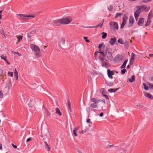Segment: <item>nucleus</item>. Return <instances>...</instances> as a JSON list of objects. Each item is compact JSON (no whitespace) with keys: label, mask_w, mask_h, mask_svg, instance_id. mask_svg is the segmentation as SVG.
I'll list each match as a JSON object with an SVG mask.
<instances>
[{"label":"nucleus","mask_w":153,"mask_h":153,"mask_svg":"<svg viewBox=\"0 0 153 153\" xmlns=\"http://www.w3.org/2000/svg\"><path fill=\"white\" fill-rule=\"evenodd\" d=\"M72 19L69 17H67L61 19L53 21L51 24L54 26H59L60 24H68L70 23Z\"/></svg>","instance_id":"obj_1"},{"label":"nucleus","mask_w":153,"mask_h":153,"mask_svg":"<svg viewBox=\"0 0 153 153\" xmlns=\"http://www.w3.org/2000/svg\"><path fill=\"white\" fill-rule=\"evenodd\" d=\"M30 48L36 53V56H39V53L40 52V49L39 48L33 44H31L30 45Z\"/></svg>","instance_id":"obj_2"},{"label":"nucleus","mask_w":153,"mask_h":153,"mask_svg":"<svg viewBox=\"0 0 153 153\" xmlns=\"http://www.w3.org/2000/svg\"><path fill=\"white\" fill-rule=\"evenodd\" d=\"M17 15L20 16L23 19V20H25L29 19L30 18H34L35 17L34 15H25L21 14H17Z\"/></svg>","instance_id":"obj_3"},{"label":"nucleus","mask_w":153,"mask_h":153,"mask_svg":"<svg viewBox=\"0 0 153 153\" xmlns=\"http://www.w3.org/2000/svg\"><path fill=\"white\" fill-rule=\"evenodd\" d=\"M109 25L111 29L117 30L118 29V25L117 22L111 21L110 22Z\"/></svg>","instance_id":"obj_4"},{"label":"nucleus","mask_w":153,"mask_h":153,"mask_svg":"<svg viewBox=\"0 0 153 153\" xmlns=\"http://www.w3.org/2000/svg\"><path fill=\"white\" fill-rule=\"evenodd\" d=\"M108 48H107L105 50V55H106L107 57L108 60H112L113 59V56L111 52L109 51H108Z\"/></svg>","instance_id":"obj_5"},{"label":"nucleus","mask_w":153,"mask_h":153,"mask_svg":"<svg viewBox=\"0 0 153 153\" xmlns=\"http://www.w3.org/2000/svg\"><path fill=\"white\" fill-rule=\"evenodd\" d=\"M101 62L102 66L103 67L108 68L110 66V64L108 62V61L105 59Z\"/></svg>","instance_id":"obj_6"},{"label":"nucleus","mask_w":153,"mask_h":153,"mask_svg":"<svg viewBox=\"0 0 153 153\" xmlns=\"http://www.w3.org/2000/svg\"><path fill=\"white\" fill-rule=\"evenodd\" d=\"M134 17L132 16H130L129 17V22L128 24V27H131L134 25Z\"/></svg>","instance_id":"obj_7"},{"label":"nucleus","mask_w":153,"mask_h":153,"mask_svg":"<svg viewBox=\"0 0 153 153\" xmlns=\"http://www.w3.org/2000/svg\"><path fill=\"white\" fill-rule=\"evenodd\" d=\"M107 74L108 77L110 79H112L113 78L112 75L114 74V73L113 71H111L110 69L107 70Z\"/></svg>","instance_id":"obj_8"},{"label":"nucleus","mask_w":153,"mask_h":153,"mask_svg":"<svg viewBox=\"0 0 153 153\" xmlns=\"http://www.w3.org/2000/svg\"><path fill=\"white\" fill-rule=\"evenodd\" d=\"M144 19L143 18H139V21L137 23V25L139 26H142L144 24Z\"/></svg>","instance_id":"obj_9"},{"label":"nucleus","mask_w":153,"mask_h":153,"mask_svg":"<svg viewBox=\"0 0 153 153\" xmlns=\"http://www.w3.org/2000/svg\"><path fill=\"white\" fill-rule=\"evenodd\" d=\"M123 56L122 55L118 54L116 55L114 57V60L116 61H119L122 60Z\"/></svg>","instance_id":"obj_10"},{"label":"nucleus","mask_w":153,"mask_h":153,"mask_svg":"<svg viewBox=\"0 0 153 153\" xmlns=\"http://www.w3.org/2000/svg\"><path fill=\"white\" fill-rule=\"evenodd\" d=\"M136 8H138L139 10L141 11V12L144 10H145L146 8V5H142L140 6H137L136 7Z\"/></svg>","instance_id":"obj_11"},{"label":"nucleus","mask_w":153,"mask_h":153,"mask_svg":"<svg viewBox=\"0 0 153 153\" xmlns=\"http://www.w3.org/2000/svg\"><path fill=\"white\" fill-rule=\"evenodd\" d=\"M103 24V22L102 23H100L99 24L95 26H89V27H84V26H82V27H83L84 28H93L94 27H102Z\"/></svg>","instance_id":"obj_12"},{"label":"nucleus","mask_w":153,"mask_h":153,"mask_svg":"<svg viewBox=\"0 0 153 153\" xmlns=\"http://www.w3.org/2000/svg\"><path fill=\"white\" fill-rule=\"evenodd\" d=\"M44 142L45 144V147L46 150L49 152L50 149V147L49 146L47 142L46 141H44Z\"/></svg>","instance_id":"obj_13"},{"label":"nucleus","mask_w":153,"mask_h":153,"mask_svg":"<svg viewBox=\"0 0 153 153\" xmlns=\"http://www.w3.org/2000/svg\"><path fill=\"white\" fill-rule=\"evenodd\" d=\"M79 126H78L76 127L75 128L73 131V134L75 136H77V134L76 133L77 131L79 129Z\"/></svg>","instance_id":"obj_14"},{"label":"nucleus","mask_w":153,"mask_h":153,"mask_svg":"<svg viewBox=\"0 0 153 153\" xmlns=\"http://www.w3.org/2000/svg\"><path fill=\"white\" fill-rule=\"evenodd\" d=\"M144 95L146 97L148 98L149 99L153 100V96L151 94L147 93L146 92L144 93Z\"/></svg>","instance_id":"obj_15"},{"label":"nucleus","mask_w":153,"mask_h":153,"mask_svg":"<svg viewBox=\"0 0 153 153\" xmlns=\"http://www.w3.org/2000/svg\"><path fill=\"white\" fill-rule=\"evenodd\" d=\"M116 41V38L114 37V38H111L110 41L109 42V43L112 45H113L114 43Z\"/></svg>","instance_id":"obj_16"},{"label":"nucleus","mask_w":153,"mask_h":153,"mask_svg":"<svg viewBox=\"0 0 153 153\" xmlns=\"http://www.w3.org/2000/svg\"><path fill=\"white\" fill-rule=\"evenodd\" d=\"M35 103V101L33 100L32 98L30 100V102L28 103V106L29 107H32Z\"/></svg>","instance_id":"obj_17"},{"label":"nucleus","mask_w":153,"mask_h":153,"mask_svg":"<svg viewBox=\"0 0 153 153\" xmlns=\"http://www.w3.org/2000/svg\"><path fill=\"white\" fill-rule=\"evenodd\" d=\"M91 101L94 103L97 104L99 102L101 101V100H98L97 99L95 98H93L91 99Z\"/></svg>","instance_id":"obj_18"},{"label":"nucleus","mask_w":153,"mask_h":153,"mask_svg":"<svg viewBox=\"0 0 153 153\" xmlns=\"http://www.w3.org/2000/svg\"><path fill=\"white\" fill-rule=\"evenodd\" d=\"M126 20L124 18L123 19V21L121 25L120 28L123 29L124 27V26L126 23Z\"/></svg>","instance_id":"obj_19"},{"label":"nucleus","mask_w":153,"mask_h":153,"mask_svg":"<svg viewBox=\"0 0 153 153\" xmlns=\"http://www.w3.org/2000/svg\"><path fill=\"white\" fill-rule=\"evenodd\" d=\"M135 78V76L134 75L131 76V79L128 78V81H129L130 82H132L134 81Z\"/></svg>","instance_id":"obj_20"},{"label":"nucleus","mask_w":153,"mask_h":153,"mask_svg":"<svg viewBox=\"0 0 153 153\" xmlns=\"http://www.w3.org/2000/svg\"><path fill=\"white\" fill-rule=\"evenodd\" d=\"M128 59H126V60L124 62V63L123 64V65H121V66L120 67V68L121 69H122L123 68H124L126 67V64L128 62Z\"/></svg>","instance_id":"obj_21"},{"label":"nucleus","mask_w":153,"mask_h":153,"mask_svg":"<svg viewBox=\"0 0 153 153\" xmlns=\"http://www.w3.org/2000/svg\"><path fill=\"white\" fill-rule=\"evenodd\" d=\"M120 88H116L115 89L111 88L108 90V91L111 93L115 92H116Z\"/></svg>","instance_id":"obj_22"},{"label":"nucleus","mask_w":153,"mask_h":153,"mask_svg":"<svg viewBox=\"0 0 153 153\" xmlns=\"http://www.w3.org/2000/svg\"><path fill=\"white\" fill-rule=\"evenodd\" d=\"M55 110L56 113V114H58L60 116L62 115V113L60 112L59 109L58 108H56L55 109Z\"/></svg>","instance_id":"obj_23"},{"label":"nucleus","mask_w":153,"mask_h":153,"mask_svg":"<svg viewBox=\"0 0 153 153\" xmlns=\"http://www.w3.org/2000/svg\"><path fill=\"white\" fill-rule=\"evenodd\" d=\"M151 19L148 18L147 19V21L145 25V26L146 27H147L150 24L151 22V21L150 20Z\"/></svg>","instance_id":"obj_24"},{"label":"nucleus","mask_w":153,"mask_h":153,"mask_svg":"<svg viewBox=\"0 0 153 153\" xmlns=\"http://www.w3.org/2000/svg\"><path fill=\"white\" fill-rule=\"evenodd\" d=\"M67 102L68 109L71 112H72V111H71V102L68 98H67Z\"/></svg>","instance_id":"obj_25"},{"label":"nucleus","mask_w":153,"mask_h":153,"mask_svg":"<svg viewBox=\"0 0 153 153\" xmlns=\"http://www.w3.org/2000/svg\"><path fill=\"white\" fill-rule=\"evenodd\" d=\"M90 106L91 108H97L98 107L97 105V104H96L94 103L91 104L90 105Z\"/></svg>","instance_id":"obj_26"},{"label":"nucleus","mask_w":153,"mask_h":153,"mask_svg":"<svg viewBox=\"0 0 153 153\" xmlns=\"http://www.w3.org/2000/svg\"><path fill=\"white\" fill-rule=\"evenodd\" d=\"M152 17H153V13H152V11L151 10L148 14V17L152 19Z\"/></svg>","instance_id":"obj_27"},{"label":"nucleus","mask_w":153,"mask_h":153,"mask_svg":"<svg viewBox=\"0 0 153 153\" xmlns=\"http://www.w3.org/2000/svg\"><path fill=\"white\" fill-rule=\"evenodd\" d=\"M101 34H102V39H105L107 37V33H106L103 32Z\"/></svg>","instance_id":"obj_28"},{"label":"nucleus","mask_w":153,"mask_h":153,"mask_svg":"<svg viewBox=\"0 0 153 153\" xmlns=\"http://www.w3.org/2000/svg\"><path fill=\"white\" fill-rule=\"evenodd\" d=\"M14 76H16V79L17 80L18 79V72L16 70V69L15 68V72L14 73Z\"/></svg>","instance_id":"obj_29"},{"label":"nucleus","mask_w":153,"mask_h":153,"mask_svg":"<svg viewBox=\"0 0 153 153\" xmlns=\"http://www.w3.org/2000/svg\"><path fill=\"white\" fill-rule=\"evenodd\" d=\"M123 15V13H117L116 14L115 18L117 19L118 16H121Z\"/></svg>","instance_id":"obj_30"},{"label":"nucleus","mask_w":153,"mask_h":153,"mask_svg":"<svg viewBox=\"0 0 153 153\" xmlns=\"http://www.w3.org/2000/svg\"><path fill=\"white\" fill-rule=\"evenodd\" d=\"M46 137H48L49 140L51 137L50 134L48 131H47L46 132Z\"/></svg>","instance_id":"obj_31"},{"label":"nucleus","mask_w":153,"mask_h":153,"mask_svg":"<svg viewBox=\"0 0 153 153\" xmlns=\"http://www.w3.org/2000/svg\"><path fill=\"white\" fill-rule=\"evenodd\" d=\"M105 56H100L99 57V59L100 61H103V60H104V59H105Z\"/></svg>","instance_id":"obj_32"},{"label":"nucleus","mask_w":153,"mask_h":153,"mask_svg":"<svg viewBox=\"0 0 153 153\" xmlns=\"http://www.w3.org/2000/svg\"><path fill=\"white\" fill-rule=\"evenodd\" d=\"M124 18V19L126 21L128 19V13H125L123 15V19Z\"/></svg>","instance_id":"obj_33"},{"label":"nucleus","mask_w":153,"mask_h":153,"mask_svg":"<svg viewBox=\"0 0 153 153\" xmlns=\"http://www.w3.org/2000/svg\"><path fill=\"white\" fill-rule=\"evenodd\" d=\"M118 42L121 44H124V41L121 38H120L118 40Z\"/></svg>","instance_id":"obj_34"},{"label":"nucleus","mask_w":153,"mask_h":153,"mask_svg":"<svg viewBox=\"0 0 153 153\" xmlns=\"http://www.w3.org/2000/svg\"><path fill=\"white\" fill-rule=\"evenodd\" d=\"M147 83L148 84L150 88L153 90V84L149 82H147Z\"/></svg>","instance_id":"obj_35"},{"label":"nucleus","mask_w":153,"mask_h":153,"mask_svg":"<svg viewBox=\"0 0 153 153\" xmlns=\"http://www.w3.org/2000/svg\"><path fill=\"white\" fill-rule=\"evenodd\" d=\"M106 84L108 86H111L113 85L114 82H107Z\"/></svg>","instance_id":"obj_36"},{"label":"nucleus","mask_w":153,"mask_h":153,"mask_svg":"<svg viewBox=\"0 0 153 153\" xmlns=\"http://www.w3.org/2000/svg\"><path fill=\"white\" fill-rule=\"evenodd\" d=\"M22 37L23 36H19L18 37H17V39H18V43H19L20 41L22 40Z\"/></svg>","instance_id":"obj_37"},{"label":"nucleus","mask_w":153,"mask_h":153,"mask_svg":"<svg viewBox=\"0 0 153 153\" xmlns=\"http://www.w3.org/2000/svg\"><path fill=\"white\" fill-rule=\"evenodd\" d=\"M137 8V10H136L135 11L134 13H136L137 14H140V13L141 12V11L140 10H139L138 8Z\"/></svg>","instance_id":"obj_38"},{"label":"nucleus","mask_w":153,"mask_h":153,"mask_svg":"<svg viewBox=\"0 0 153 153\" xmlns=\"http://www.w3.org/2000/svg\"><path fill=\"white\" fill-rule=\"evenodd\" d=\"M108 10L109 11H112L113 9V7L112 5H109V7H108Z\"/></svg>","instance_id":"obj_39"},{"label":"nucleus","mask_w":153,"mask_h":153,"mask_svg":"<svg viewBox=\"0 0 153 153\" xmlns=\"http://www.w3.org/2000/svg\"><path fill=\"white\" fill-rule=\"evenodd\" d=\"M143 85L144 88L145 90H147L149 89V87L148 86L146 85L145 83H143Z\"/></svg>","instance_id":"obj_40"},{"label":"nucleus","mask_w":153,"mask_h":153,"mask_svg":"<svg viewBox=\"0 0 153 153\" xmlns=\"http://www.w3.org/2000/svg\"><path fill=\"white\" fill-rule=\"evenodd\" d=\"M125 45V46L126 47H128V42L127 41H126L125 43H124Z\"/></svg>","instance_id":"obj_41"},{"label":"nucleus","mask_w":153,"mask_h":153,"mask_svg":"<svg viewBox=\"0 0 153 153\" xmlns=\"http://www.w3.org/2000/svg\"><path fill=\"white\" fill-rule=\"evenodd\" d=\"M106 147L107 148H110V147H111L112 148H116V146H113V145H108L106 146Z\"/></svg>","instance_id":"obj_42"},{"label":"nucleus","mask_w":153,"mask_h":153,"mask_svg":"<svg viewBox=\"0 0 153 153\" xmlns=\"http://www.w3.org/2000/svg\"><path fill=\"white\" fill-rule=\"evenodd\" d=\"M0 32H1V33L5 37V33L4 30L3 29L0 30Z\"/></svg>","instance_id":"obj_43"},{"label":"nucleus","mask_w":153,"mask_h":153,"mask_svg":"<svg viewBox=\"0 0 153 153\" xmlns=\"http://www.w3.org/2000/svg\"><path fill=\"white\" fill-rule=\"evenodd\" d=\"M99 53H100V56H105V54H104L103 51H99Z\"/></svg>","instance_id":"obj_44"},{"label":"nucleus","mask_w":153,"mask_h":153,"mask_svg":"<svg viewBox=\"0 0 153 153\" xmlns=\"http://www.w3.org/2000/svg\"><path fill=\"white\" fill-rule=\"evenodd\" d=\"M126 72V70L125 69V68H124V69L122 70H121V74H124Z\"/></svg>","instance_id":"obj_45"},{"label":"nucleus","mask_w":153,"mask_h":153,"mask_svg":"<svg viewBox=\"0 0 153 153\" xmlns=\"http://www.w3.org/2000/svg\"><path fill=\"white\" fill-rule=\"evenodd\" d=\"M61 41L62 42V43L64 44L65 43V39L64 37H62L61 39Z\"/></svg>","instance_id":"obj_46"},{"label":"nucleus","mask_w":153,"mask_h":153,"mask_svg":"<svg viewBox=\"0 0 153 153\" xmlns=\"http://www.w3.org/2000/svg\"><path fill=\"white\" fill-rule=\"evenodd\" d=\"M88 128H86L84 130H82L81 132L82 134H83L85 133L88 130Z\"/></svg>","instance_id":"obj_47"},{"label":"nucleus","mask_w":153,"mask_h":153,"mask_svg":"<svg viewBox=\"0 0 153 153\" xmlns=\"http://www.w3.org/2000/svg\"><path fill=\"white\" fill-rule=\"evenodd\" d=\"M1 57L2 59L4 60L5 61H7L6 57L3 55H2Z\"/></svg>","instance_id":"obj_48"},{"label":"nucleus","mask_w":153,"mask_h":153,"mask_svg":"<svg viewBox=\"0 0 153 153\" xmlns=\"http://www.w3.org/2000/svg\"><path fill=\"white\" fill-rule=\"evenodd\" d=\"M8 74L11 77H12L13 76V72L9 71L8 72Z\"/></svg>","instance_id":"obj_49"},{"label":"nucleus","mask_w":153,"mask_h":153,"mask_svg":"<svg viewBox=\"0 0 153 153\" xmlns=\"http://www.w3.org/2000/svg\"><path fill=\"white\" fill-rule=\"evenodd\" d=\"M84 39L85 40L86 42H90V41L88 39V37H84Z\"/></svg>","instance_id":"obj_50"},{"label":"nucleus","mask_w":153,"mask_h":153,"mask_svg":"<svg viewBox=\"0 0 153 153\" xmlns=\"http://www.w3.org/2000/svg\"><path fill=\"white\" fill-rule=\"evenodd\" d=\"M150 7H149V6L148 7H146V8L145 9V11L146 12H148L150 10Z\"/></svg>","instance_id":"obj_51"},{"label":"nucleus","mask_w":153,"mask_h":153,"mask_svg":"<svg viewBox=\"0 0 153 153\" xmlns=\"http://www.w3.org/2000/svg\"><path fill=\"white\" fill-rule=\"evenodd\" d=\"M86 110L88 112H89L90 111V109L89 107H86Z\"/></svg>","instance_id":"obj_52"},{"label":"nucleus","mask_w":153,"mask_h":153,"mask_svg":"<svg viewBox=\"0 0 153 153\" xmlns=\"http://www.w3.org/2000/svg\"><path fill=\"white\" fill-rule=\"evenodd\" d=\"M3 71L1 68H0V76H1L3 74Z\"/></svg>","instance_id":"obj_53"},{"label":"nucleus","mask_w":153,"mask_h":153,"mask_svg":"<svg viewBox=\"0 0 153 153\" xmlns=\"http://www.w3.org/2000/svg\"><path fill=\"white\" fill-rule=\"evenodd\" d=\"M99 53V51H97L96 52H95V53H94V57L96 58V57L97 56V54L98 53Z\"/></svg>","instance_id":"obj_54"},{"label":"nucleus","mask_w":153,"mask_h":153,"mask_svg":"<svg viewBox=\"0 0 153 153\" xmlns=\"http://www.w3.org/2000/svg\"><path fill=\"white\" fill-rule=\"evenodd\" d=\"M3 97V95L2 93L1 92V91H0V98H2Z\"/></svg>","instance_id":"obj_55"},{"label":"nucleus","mask_w":153,"mask_h":153,"mask_svg":"<svg viewBox=\"0 0 153 153\" xmlns=\"http://www.w3.org/2000/svg\"><path fill=\"white\" fill-rule=\"evenodd\" d=\"M105 90L104 88H102L100 90V92L102 93V95L103 94H104L103 93Z\"/></svg>","instance_id":"obj_56"},{"label":"nucleus","mask_w":153,"mask_h":153,"mask_svg":"<svg viewBox=\"0 0 153 153\" xmlns=\"http://www.w3.org/2000/svg\"><path fill=\"white\" fill-rule=\"evenodd\" d=\"M90 119H88L87 120L86 122L87 123H91V125H92V122H90Z\"/></svg>","instance_id":"obj_57"},{"label":"nucleus","mask_w":153,"mask_h":153,"mask_svg":"<svg viewBox=\"0 0 153 153\" xmlns=\"http://www.w3.org/2000/svg\"><path fill=\"white\" fill-rule=\"evenodd\" d=\"M103 96L104 97L107 99L109 100V98L108 95L105 94H103Z\"/></svg>","instance_id":"obj_58"},{"label":"nucleus","mask_w":153,"mask_h":153,"mask_svg":"<svg viewBox=\"0 0 153 153\" xmlns=\"http://www.w3.org/2000/svg\"><path fill=\"white\" fill-rule=\"evenodd\" d=\"M103 45V43H102L100 44L98 46V48H101L102 47V46Z\"/></svg>","instance_id":"obj_59"},{"label":"nucleus","mask_w":153,"mask_h":153,"mask_svg":"<svg viewBox=\"0 0 153 153\" xmlns=\"http://www.w3.org/2000/svg\"><path fill=\"white\" fill-rule=\"evenodd\" d=\"M12 146H13V147L15 148L16 149L17 148V146L15 145H14L13 143H12Z\"/></svg>","instance_id":"obj_60"},{"label":"nucleus","mask_w":153,"mask_h":153,"mask_svg":"<svg viewBox=\"0 0 153 153\" xmlns=\"http://www.w3.org/2000/svg\"><path fill=\"white\" fill-rule=\"evenodd\" d=\"M3 11L2 10H1L0 11V20L1 19V15H2V12Z\"/></svg>","instance_id":"obj_61"},{"label":"nucleus","mask_w":153,"mask_h":153,"mask_svg":"<svg viewBox=\"0 0 153 153\" xmlns=\"http://www.w3.org/2000/svg\"><path fill=\"white\" fill-rule=\"evenodd\" d=\"M135 56V54L133 53H131V57H133V58H134Z\"/></svg>","instance_id":"obj_62"},{"label":"nucleus","mask_w":153,"mask_h":153,"mask_svg":"<svg viewBox=\"0 0 153 153\" xmlns=\"http://www.w3.org/2000/svg\"><path fill=\"white\" fill-rule=\"evenodd\" d=\"M149 79L151 81L153 82V77H149Z\"/></svg>","instance_id":"obj_63"},{"label":"nucleus","mask_w":153,"mask_h":153,"mask_svg":"<svg viewBox=\"0 0 153 153\" xmlns=\"http://www.w3.org/2000/svg\"><path fill=\"white\" fill-rule=\"evenodd\" d=\"M134 16L139 17L140 16V14H137L136 13H134Z\"/></svg>","instance_id":"obj_64"}]
</instances>
